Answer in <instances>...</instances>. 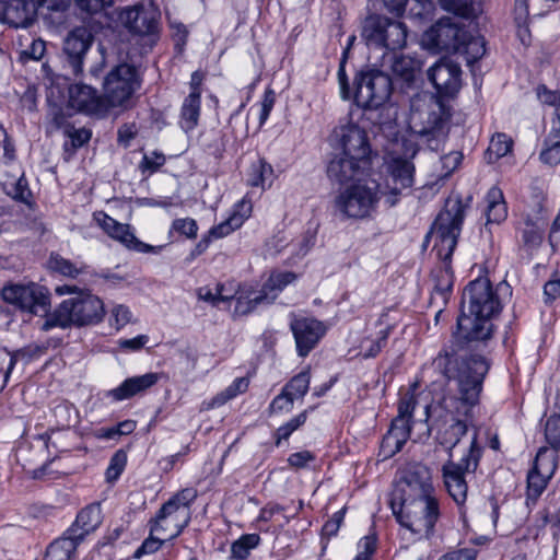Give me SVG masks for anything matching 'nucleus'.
Masks as SVG:
<instances>
[{
	"mask_svg": "<svg viewBox=\"0 0 560 560\" xmlns=\"http://www.w3.org/2000/svg\"><path fill=\"white\" fill-rule=\"evenodd\" d=\"M463 302L468 303V314L463 312L457 318L453 346L440 352L433 364L445 377L457 383L458 399L467 407L464 411L467 416L479 402L483 380L490 369L485 354L468 352L486 347L492 339V318L501 312L502 304L486 278H478L466 287Z\"/></svg>",
	"mask_w": 560,
	"mask_h": 560,
	"instance_id": "nucleus-1",
	"label": "nucleus"
},
{
	"mask_svg": "<svg viewBox=\"0 0 560 560\" xmlns=\"http://www.w3.org/2000/svg\"><path fill=\"white\" fill-rule=\"evenodd\" d=\"M464 218L465 206L462 199L458 196L450 197L433 223V249L440 259V266L432 271L433 294L440 296L444 303L453 287L451 258L457 245Z\"/></svg>",
	"mask_w": 560,
	"mask_h": 560,
	"instance_id": "nucleus-2",
	"label": "nucleus"
},
{
	"mask_svg": "<svg viewBox=\"0 0 560 560\" xmlns=\"http://www.w3.org/2000/svg\"><path fill=\"white\" fill-rule=\"evenodd\" d=\"M55 291L58 295L73 294V296L62 301L55 312L47 316L42 326L44 331L54 327L91 326L103 320L105 307L97 295L69 284L58 285Z\"/></svg>",
	"mask_w": 560,
	"mask_h": 560,
	"instance_id": "nucleus-3",
	"label": "nucleus"
},
{
	"mask_svg": "<svg viewBox=\"0 0 560 560\" xmlns=\"http://www.w3.org/2000/svg\"><path fill=\"white\" fill-rule=\"evenodd\" d=\"M410 124L431 151L438 152L443 148L448 129L444 108L440 103L432 98L429 102L420 97L413 98Z\"/></svg>",
	"mask_w": 560,
	"mask_h": 560,
	"instance_id": "nucleus-4",
	"label": "nucleus"
},
{
	"mask_svg": "<svg viewBox=\"0 0 560 560\" xmlns=\"http://www.w3.org/2000/svg\"><path fill=\"white\" fill-rule=\"evenodd\" d=\"M390 508L400 525L420 537L428 538L440 517L435 494L393 503Z\"/></svg>",
	"mask_w": 560,
	"mask_h": 560,
	"instance_id": "nucleus-5",
	"label": "nucleus"
},
{
	"mask_svg": "<svg viewBox=\"0 0 560 560\" xmlns=\"http://www.w3.org/2000/svg\"><path fill=\"white\" fill-rule=\"evenodd\" d=\"M381 196V184L373 178H365L340 191L335 199V207L347 218L363 219L376 210Z\"/></svg>",
	"mask_w": 560,
	"mask_h": 560,
	"instance_id": "nucleus-6",
	"label": "nucleus"
},
{
	"mask_svg": "<svg viewBox=\"0 0 560 560\" xmlns=\"http://www.w3.org/2000/svg\"><path fill=\"white\" fill-rule=\"evenodd\" d=\"M481 447L477 444V433L474 432L468 453L459 463L447 460L442 467L445 488L452 499L458 504H464L467 499L468 486L466 475L474 474L479 465Z\"/></svg>",
	"mask_w": 560,
	"mask_h": 560,
	"instance_id": "nucleus-7",
	"label": "nucleus"
},
{
	"mask_svg": "<svg viewBox=\"0 0 560 560\" xmlns=\"http://www.w3.org/2000/svg\"><path fill=\"white\" fill-rule=\"evenodd\" d=\"M140 86L141 78L136 66L127 62L115 66L103 81V95L108 109L126 107Z\"/></svg>",
	"mask_w": 560,
	"mask_h": 560,
	"instance_id": "nucleus-8",
	"label": "nucleus"
},
{
	"mask_svg": "<svg viewBox=\"0 0 560 560\" xmlns=\"http://www.w3.org/2000/svg\"><path fill=\"white\" fill-rule=\"evenodd\" d=\"M361 35L369 47L386 49V52L404 48L407 42L406 26L381 15L366 18Z\"/></svg>",
	"mask_w": 560,
	"mask_h": 560,
	"instance_id": "nucleus-9",
	"label": "nucleus"
},
{
	"mask_svg": "<svg viewBox=\"0 0 560 560\" xmlns=\"http://www.w3.org/2000/svg\"><path fill=\"white\" fill-rule=\"evenodd\" d=\"M354 102L365 110L377 109L386 103L393 90L390 77L377 69L361 71L354 80Z\"/></svg>",
	"mask_w": 560,
	"mask_h": 560,
	"instance_id": "nucleus-10",
	"label": "nucleus"
},
{
	"mask_svg": "<svg viewBox=\"0 0 560 560\" xmlns=\"http://www.w3.org/2000/svg\"><path fill=\"white\" fill-rule=\"evenodd\" d=\"M435 494L430 469L419 463L405 466L398 472L390 504Z\"/></svg>",
	"mask_w": 560,
	"mask_h": 560,
	"instance_id": "nucleus-11",
	"label": "nucleus"
},
{
	"mask_svg": "<svg viewBox=\"0 0 560 560\" xmlns=\"http://www.w3.org/2000/svg\"><path fill=\"white\" fill-rule=\"evenodd\" d=\"M159 16L155 9L144 5L126 8L120 14L124 26L140 38L143 52L151 50L159 39Z\"/></svg>",
	"mask_w": 560,
	"mask_h": 560,
	"instance_id": "nucleus-12",
	"label": "nucleus"
},
{
	"mask_svg": "<svg viewBox=\"0 0 560 560\" xmlns=\"http://www.w3.org/2000/svg\"><path fill=\"white\" fill-rule=\"evenodd\" d=\"M1 298L21 312L33 315L47 314L50 305L47 290L36 283L8 284L3 287Z\"/></svg>",
	"mask_w": 560,
	"mask_h": 560,
	"instance_id": "nucleus-13",
	"label": "nucleus"
},
{
	"mask_svg": "<svg viewBox=\"0 0 560 560\" xmlns=\"http://www.w3.org/2000/svg\"><path fill=\"white\" fill-rule=\"evenodd\" d=\"M415 165L408 158L393 155L386 162V180L382 187L383 196L389 207L395 206L405 191L415 183Z\"/></svg>",
	"mask_w": 560,
	"mask_h": 560,
	"instance_id": "nucleus-14",
	"label": "nucleus"
},
{
	"mask_svg": "<svg viewBox=\"0 0 560 560\" xmlns=\"http://www.w3.org/2000/svg\"><path fill=\"white\" fill-rule=\"evenodd\" d=\"M331 143L340 153L371 164L372 149L366 131L349 122L336 127L331 133Z\"/></svg>",
	"mask_w": 560,
	"mask_h": 560,
	"instance_id": "nucleus-15",
	"label": "nucleus"
},
{
	"mask_svg": "<svg viewBox=\"0 0 560 560\" xmlns=\"http://www.w3.org/2000/svg\"><path fill=\"white\" fill-rule=\"evenodd\" d=\"M425 413L428 419L432 421L431 428L438 431V440L450 451L467 433L466 422L455 419L451 412L444 410L441 404L427 406Z\"/></svg>",
	"mask_w": 560,
	"mask_h": 560,
	"instance_id": "nucleus-16",
	"label": "nucleus"
},
{
	"mask_svg": "<svg viewBox=\"0 0 560 560\" xmlns=\"http://www.w3.org/2000/svg\"><path fill=\"white\" fill-rule=\"evenodd\" d=\"M557 467V452H549L547 447H540L533 468L527 474V503L529 501L535 503L542 494Z\"/></svg>",
	"mask_w": 560,
	"mask_h": 560,
	"instance_id": "nucleus-17",
	"label": "nucleus"
},
{
	"mask_svg": "<svg viewBox=\"0 0 560 560\" xmlns=\"http://www.w3.org/2000/svg\"><path fill=\"white\" fill-rule=\"evenodd\" d=\"M465 30L451 18H442L422 36V44L434 51H456L460 48Z\"/></svg>",
	"mask_w": 560,
	"mask_h": 560,
	"instance_id": "nucleus-18",
	"label": "nucleus"
},
{
	"mask_svg": "<svg viewBox=\"0 0 560 560\" xmlns=\"http://www.w3.org/2000/svg\"><path fill=\"white\" fill-rule=\"evenodd\" d=\"M93 43V35L86 27L72 30L63 42V67L74 77L83 73L84 59Z\"/></svg>",
	"mask_w": 560,
	"mask_h": 560,
	"instance_id": "nucleus-19",
	"label": "nucleus"
},
{
	"mask_svg": "<svg viewBox=\"0 0 560 560\" xmlns=\"http://www.w3.org/2000/svg\"><path fill=\"white\" fill-rule=\"evenodd\" d=\"M190 522V511L165 502L154 520H151L152 534H161L167 539L177 537Z\"/></svg>",
	"mask_w": 560,
	"mask_h": 560,
	"instance_id": "nucleus-20",
	"label": "nucleus"
},
{
	"mask_svg": "<svg viewBox=\"0 0 560 560\" xmlns=\"http://www.w3.org/2000/svg\"><path fill=\"white\" fill-rule=\"evenodd\" d=\"M252 203L243 198L235 206L230 217L210 229L208 234L203 236L191 252V257H196L206 252L209 247L211 238H222L241 228L244 221L250 215Z\"/></svg>",
	"mask_w": 560,
	"mask_h": 560,
	"instance_id": "nucleus-21",
	"label": "nucleus"
},
{
	"mask_svg": "<svg viewBox=\"0 0 560 560\" xmlns=\"http://www.w3.org/2000/svg\"><path fill=\"white\" fill-rule=\"evenodd\" d=\"M68 105L72 109L96 117H104L108 113L104 95L88 84H73L69 88Z\"/></svg>",
	"mask_w": 560,
	"mask_h": 560,
	"instance_id": "nucleus-22",
	"label": "nucleus"
},
{
	"mask_svg": "<svg viewBox=\"0 0 560 560\" xmlns=\"http://www.w3.org/2000/svg\"><path fill=\"white\" fill-rule=\"evenodd\" d=\"M460 67L447 58H442L428 70V79L442 96H454L460 89Z\"/></svg>",
	"mask_w": 560,
	"mask_h": 560,
	"instance_id": "nucleus-23",
	"label": "nucleus"
},
{
	"mask_svg": "<svg viewBox=\"0 0 560 560\" xmlns=\"http://www.w3.org/2000/svg\"><path fill=\"white\" fill-rule=\"evenodd\" d=\"M300 357H306L326 332L325 325L310 317H295L290 324Z\"/></svg>",
	"mask_w": 560,
	"mask_h": 560,
	"instance_id": "nucleus-24",
	"label": "nucleus"
},
{
	"mask_svg": "<svg viewBox=\"0 0 560 560\" xmlns=\"http://www.w3.org/2000/svg\"><path fill=\"white\" fill-rule=\"evenodd\" d=\"M371 164L347 156L342 153L335 154L327 165V175L330 180L340 185L351 180H362L361 176L370 168Z\"/></svg>",
	"mask_w": 560,
	"mask_h": 560,
	"instance_id": "nucleus-25",
	"label": "nucleus"
},
{
	"mask_svg": "<svg viewBox=\"0 0 560 560\" xmlns=\"http://www.w3.org/2000/svg\"><path fill=\"white\" fill-rule=\"evenodd\" d=\"M94 219L109 237L118 241L129 249L143 253L151 249L150 245L142 243L135 236L128 224L120 223L104 212L95 213Z\"/></svg>",
	"mask_w": 560,
	"mask_h": 560,
	"instance_id": "nucleus-26",
	"label": "nucleus"
},
{
	"mask_svg": "<svg viewBox=\"0 0 560 560\" xmlns=\"http://www.w3.org/2000/svg\"><path fill=\"white\" fill-rule=\"evenodd\" d=\"M37 8L30 0H0V21L14 26L27 27L35 18Z\"/></svg>",
	"mask_w": 560,
	"mask_h": 560,
	"instance_id": "nucleus-27",
	"label": "nucleus"
},
{
	"mask_svg": "<svg viewBox=\"0 0 560 560\" xmlns=\"http://www.w3.org/2000/svg\"><path fill=\"white\" fill-rule=\"evenodd\" d=\"M160 380L158 373H145L143 375L132 376L126 378L117 388L109 392V395L115 400L129 399L138 394H142L152 386H154Z\"/></svg>",
	"mask_w": 560,
	"mask_h": 560,
	"instance_id": "nucleus-28",
	"label": "nucleus"
},
{
	"mask_svg": "<svg viewBox=\"0 0 560 560\" xmlns=\"http://www.w3.org/2000/svg\"><path fill=\"white\" fill-rule=\"evenodd\" d=\"M102 523V511L97 503L90 504L82 509L72 526L68 529L69 535H73L82 541L86 535L94 532Z\"/></svg>",
	"mask_w": 560,
	"mask_h": 560,
	"instance_id": "nucleus-29",
	"label": "nucleus"
},
{
	"mask_svg": "<svg viewBox=\"0 0 560 560\" xmlns=\"http://www.w3.org/2000/svg\"><path fill=\"white\" fill-rule=\"evenodd\" d=\"M539 160L549 166L560 163V108H558L557 118L551 119L550 130L544 139Z\"/></svg>",
	"mask_w": 560,
	"mask_h": 560,
	"instance_id": "nucleus-30",
	"label": "nucleus"
},
{
	"mask_svg": "<svg viewBox=\"0 0 560 560\" xmlns=\"http://www.w3.org/2000/svg\"><path fill=\"white\" fill-rule=\"evenodd\" d=\"M387 58L390 61L392 72L396 78L402 80L408 85L416 80L421 69V62L419 60L409 56H397L394 52H384L383 59Z\"/></svg>",
	"mask_w": 560,
	"mask_h": 560,
	"instance_id": "nucleus-31",
	"label": "nucleus"
},
{
	"mask_svg": "<svg viewBox=\"0 0 560 560\" xmlns=\"http://www.w3.org/2000/svg\"><path fill=\"white\" fill-rule=\"evenodd\" d=\"M35 7L38 8H47L50 11H63L66 10L71 0H30ZM75 4L80 10L94 14L101 12L102 10L110 7L113 4V0H74Z\"/></svg>",
	"mask_w": 560,
	"mask_h": 560,
	"instance_id": "nucleus-32",
	"label": "nucleus"
},
{
	"mask_svg": "<svg viewBox=\"0 0 560 560\" xmlns=\"http://www.w3.org/2000/svg\"><path fill=\"white\" fill-rule=\"evenodd\" d=\"M401 420H393L389 430L384 435L381 452L385 458L398 453L410 436V429L400 424Z\"/></svg>",
	"mask_w": 560,
	"mask_h": 560,
	"instance_id": "nucleus-33",
	"label": "nucleus"
},
{
	"mask_svg": "<svg viewBox=\"0 0 560 560\" xmlns=\"http://www.w3.org/2000/svg\"><path fill=\"white\" fill-rule=\"evenodd\" d=\"M201 93L190 92L184 100L179 125L185 132L194 130L200 117Z\"/></svg>",
	"mask_w": 560,
	"mask_h": 560,
	"instance_id": "nucleus-34",
	"label": "nucleus"
},
{
	"mask_svg": "<svg viewBox=\"0 0 560 560\" xmlns=\"http://www.w3.org/2000/svg\"><path fill=\"white\" fill-rule=\"evenodd\" d=\"M80 542L73 535H69L67 530L62 537L49 545L45 560H72Z\"/></svg>",
	"mask_w": 560,
	"mask_h": 560,
	"instance_id": "nucleus-35",
	"label": "nucleus"
},
{
	"mask_svg": "<svg viewBox=\"0 0 560 560\" xmlns=\"http://www.w3.org/2000/svg\"><path fill=\"white\" fill-rule=\"evenodd\" d=\"M486 201L487 224L503 222L506 219L508 210L501 189L498 187L490 188Z\"/></svg>",
	"mask_w": 560,
	"mask_h": 560,
	"instance_id": "nucleus-36",
	"label": "nucleus"
},
{
	"mask_svg": "<svg viewBox=\"0 0 560 560\" xmlns=\"http://www.w3.org/2000/svg\"><path fill=\"white\" fill-rule=\"evenodd\" d=\"M273 179V168L264 159L253 162L247 173V185L252 187H269Z\"/></svg>",
	"mask_w": 560,
	"mask_h": 560,
	"instance_id": "nucleus-37",
	"label": "nucleus"
},
{
	"mask_svg": "<svg viewBox=\"0 0 560 560\" xmlns=\"http://www.w3.org/2000/svg\"><path fill=\"white\" fill-rule=\"evenodd\" d=\"M486 42L485 38L477 35L474 36L465 31V37L463 38V43L460 44V48L456 49L455 52H459L466 56V61L468 63L475 62L480 59L486 52Z\"/></svg>",
	"mask_w": 560,
	"mask_h": 560,
	"instance_id": "nucleus-38",
	"label": "nucleus"
},
{
	"mask_svg": "<svg viewBox=\"0 0 560 560\" xmlns=\"http://www.w3.org/2000/svg\"><path fill=\"white\" fill-rule=\"evenodd\" d=\"M236 305H235V308H234V315H240V316H244V315H247L249 314L250 312H253L257 305L259 304H262V303H272L276 299V294L269 296V293L268 292H264L262 290L256 294L255 296L253 298H248V296H243V295H240V296H236Z\"/></svg>",
	"mask_w": 560,
	"mask_h": 560,
	"instance_id": "nucleus-39",
	"label": "nucleus"
},
{
	"mask_svg": "<svg viewBox=\"0 0 560 560\" xmlns=\"http://www.w3.org/2000/svg\"><path fill=\"white\" fill-rule=\"evenodd\" d=\"M439 2L445 11L466 19L475 18L480 11L476 0H439Z\"/></svg>",
	"mask_w": 560,
	"mask_h": 560,
	"instance_id": "nucleus-40",
	"label": "nucleus"
},
{
	"mask_svg": "<svg viewBox=\"0 0 560 560\" xmlns=\"http://www.w3.org/2000/svg\"><path fill=\"white\" fill-rule=\"evenodd\" d=\"M513 140L505 133H497L491 138L486 155L489 163H493L500 158L511 152Z\"/></svg>",
	"mask_w": 560,
	"mask_h": 560,
	"instance_id": "nucleus-41",
	"label": "nucleus"
},
{
	"mask_svg": "<svg viewBox=\"0 0 560 560\" xmlns=\"http://www.w3.org/2000/svg\"><path fill=\"white\" fill-rule=\"evenodd\" d=\"M248 384L249 382L247 378L237 377L223 392L212 398L211 402L208 404V408H214L224 405L226 401L234 398L238 394L244 393L247 389Z\"/></svg>",
	"mask_w": 560,
	"mask_h": 560,
	"instance_id": "nucleus-42",
	"label": "nucleus"
},
{
	"mask_svg": "<svg viewBox=\"0 0 560 560\" xmlns=\"http://www.w3.org/2000/svg\"><path fill=\"white\" fill-rule=\"evenodd\" d=\"M542 237L544 222H532L527 220L525 222V228L522 231V241L524 245L530 249L537 248L541 244Z\"/></svg>",
	"mask_w": 560,
	"mask_h": 560,
	"instance_id": "nucleus-43",
	"label": "nucleus"
},
{
	"mask_svg": "<svg viewBox=\"0 0 560 560\" xmlns=\"http://www.w3.org/2000/svg\"><path fill=\"white\" fill-rule=\"evenodd\" d=\"M260 537L257 534H246L232 544L231 552L233 558L244 560L249 551L258 546Z\"/></svg>",
	"mask_w": 560,
	"mask_h": 560,
	"instance_id": "nucleus-44",
	"label": "nucleus"
},
{
	"mask_svg": "<svg viewBox=\"0 0 560 560\" xmlns=\"http://www.w3.org/2000/svg\"><path fill=\"white\" fill-rule=\"evenodd\" d=\"M295 278V273L290 271L272 273L266 281L261 290L264 292H268L269 296L273 294H276L277 296L278 293L282 291L289 283L293 282Z\"/></svg>",
	"mask_w": 560,
	"mask_h": 560,
	"instance_id": "nucleus-45",
	"label": "nucleus"
},
{
	"mask_svg": "<svg viewBox=\"0 0 560 560\" xmlns=\"http://www.w3.org/2000/svg\"><path fill=\"white\" fill-rule=\"evenodd\" d=\"M66 132L69 140L65 142L63 148L66 153H68V158H70L77 149L83 147L91 139V131L85 128H71Z\"/></svg>",
	"mask_w": 560,
	"mask_h": 560,
	"instance_id": "nucleus-46",
	"label": "nucleus"
},
{
	"mask_svg": "<svg viewBox=\"0 0 560 560\" xmlns=\"http://www.w3.org/2000/svg\"><path fill=\"white\" fill-rule=\"evenodd\" d=\"M222 289L223 288L212 291L209 287H201L197 290V296L199 300L208 302L213 306H219L221 302H229L236 295L234 289L229 290V294L223 293Z\"/></svg>",
	"mask_w": 560,
	"mask_h": 560,
	"instance_id": "nucleus-47",
	"label": "nucleus"
},
{
	"mask_svg": "<svg viewBox=\"0 0 560 560\" xmlns=\"http://www.w3.org/2000/svg\"><path fill=\"white\" fill-rule=\"evenodd\" d=\"M48 267L55 272L71 278H75L81 272V269L78 268L73 262L61 257L58 254L50 255L48 260Z\"/></svg>",
	"mask_w": 560,
	"mask_h": 560,
	"instance_id": "nucleus-48",
	"label": "nucleus"
},
{
	"mask_svg": "<svg viewBox=\"0 0 560 560\" xmlns=\"http://www.w3.org/2000/svg\"><path fill=\"white\" fill-rule=\"evenodd\" d=\"M311 375L310 371H302L283 387L294 399L303 397L310 386Z\"/></svg>",
	"mask_w": 560,
	"mask_h": 560,
	"instance_id": "nucleus-49",
	"label": "nucleus"
},
{
	"mask_svg": "<svg viewBox=\"0 0 560 560\" xmlns=\"http://www.w3.org/2000/svg\"><path fill=\"white\" fill-rule=\"evenodd\" d=\"M4 189L7 195L13 198L14 200L28 203L31 190L28 189L27 180L23 175H21L12 183H5Z\"/></svg>",
	"mask_w": 560,
	"mask_h": 560,
	"instance_id": "nucleus-50",
	"label": "nucleus"
},
{
	"mask_svg": "<svg viewBox=\"0 0 560 560\" xmlns=\"http://www.w3.org/2000/svg\"><path fill=\"white\" fill-rule=\"evenodd\" d=\"M416 407V398L412 393L404 394L398 402V415L394 420H401L400 424L410 429L412 411Z\"/></svg>",
	"mask_w": 560,
	"mask_h": 560,
	"instance_id": "nucleus-51",
	"label": "nucleus"
},
{
	"mask_svg": "<svg viewBox=\"0 0 560 560\" xmlns=\"http://www.w3.org/2000/svg\"><path fill=\"white\" fill-rule=\"evenodd\" d=\"M127 463V454L122 450H118L110 458L106 469V479L113 482L119 478Z\"/></svg>",
	"mask_w": 560,
	"mask_h": 560,
	"instance_id": "nucleus-52",
	"label": "nucleus"
},
{
	"mask_svg": "<svg viewBox=\"0 0 560 560\" xmlns=\"http://www.w3.org/2000/svg\"><path fill=\"white\" fill-rule=\"evenodd\" d=\"M168 540L166 537L161 534H152V528L150 529V535L141 546L135 551L133 557L139 559L144 555L154 553L158 551L164 541Z\"/></svg>",
	"mask_w": 560,
	"mask_h": 560,
	"instance_id": "nucleus-53",
	"label": "nucleus"
},
{
	"mask_svg": "<svg viewBox=\"0 0 560 560\" xmlns=\"http://www.w3.org/2000/svg\"><path fill=\"white\" fill-rule=\"evenodd\" d=\"M545 436L549 445L556 452L560 447V416L549 417L545 424Z\"/></svg>",
	"mask_w": 560,
	"mask_h": 560,
	"instance_id": "nucleus-54",
	"label": "nucleus"
},
{
	"mask_svg": "<svg viewBox=\"0 0 560 560\" xmlns=\"http://www.w3.org/2000/svg\"><path fill=\"white\" fill-rule=\"evenodd\" d=\"M307 418V410L301 412L290 421H288L285 424L278 428L276 432V444L279 445L281 440H288L289 436L298 430L301 425H303Z\"/></svg>",
	"mask_w": 560,
	"mask_h": 560,
	"instance_id": "nucleus-55",
	"label": "nucleus"
},
{
	"mask_svg": "<svg viewBox=\"0 0 560 560\" xmlns=\"http://www.w3.org/2000/svg\"><path fill=\"white\" fill-rule=\"evenodd\" d=\"M132 314L128 306L124 304H116L110 310L109 324L116 330H120L131 322Z\"/></svg>",
	"mask_w": 560,
	"mask_h": 560,
	"instance_id": "nucleus-56",
	"label": "nucleus"
},
{
	"mask_svg": "<svg viewBox=\"0 0 560 560\" xmlns=\"http://www.w3.org/2000/svg\"><path fill=\"white\" fill-rule=\"evenodd\" d=\"M294 398L284 389L273 398L270 404V411L273 413L287 411L289 412L293 408Z\"/></svg>",
	"mask_w": 560,
	"mask_h": 560,
	"instance_id": "nucleus-57",
	"label": "nucleus"
},
{
	"mask_svg": "<svg viewBox=\"0 0 560 560\" xmlns=\"http://www.w3.org/2000/svg\"><path fill=\"white\" fill-rule=\"evenodd\" d=\"M173 229L188 238H195L197 236L198 225L194 219H177L173 222Z\"/></svg>",
	"mask_w": 560,
	"mask_h": 560,
	"instance_id": "nucleus-58",
	"label": "nucleus"
},
{
	"mask_svg": "<svg viewBox=\"0 0 560 560\" xmlns=\"http://www.w3.org/2000/svg\"><path fill=\"white\" fill-rule=\"evenodd\" d=\"M197 497V492L194 489H184L176 493L173 498H171L167 502L175 503L176 506L185 508L187 511H190L189 505Z\"/></svg>",
	"mask_w": 560,
	"mask_h": 560,
	"instance_id": "nucleus-59",
	"label": "nucleus"
},
{
	"mask_svg": "<svg viewBox=\"0 0 560 560\" xmlns=\"http://www.w3.org/2000/svg\"><path fill=\"white\" fill-rule=\"evenodd\" d=\"M537 95L540 102L556 107L552 118H557V112L560 108V94L548 90L546 86H539Z\"/></svg>",
	"mask_w": 560,
	"mask_h": 560,
	"instance_id": "nucleus-60",
	"label": "nucleus"
},
{
	"mask_svg": "<svg viewBox=\"0 0 560 560\" xmlns=\"http://www.w3.org/2000/svg\"><path fill=\"white\" fill-rule=\"evenodd\" d=\"M148 340L149 337L147 335H139L131 339H120L118 346L127 351H138L145 346Z\"/></svg>",
	"mask_w": 560,
	"mask_h": 560,
	"instance_id": "nucleus-61",
	"label": "nucleus"
},
{
	"mask_svg": "<svg viewBox=\"0 0 560 560\" xmlns=\"http://www.w3.org/2000/svg\"><path fill=\"white\" fill-rule=\"evenodd\" d=\"M275 105V93L268 90L264 94V98L260 105L259 122L262 125L269 117V114Z\"/></svg>",
	"mask_w": 560,
	"mask_h": 560,
	"instance_id": "nucleus-62",
	"label": "nucleus"
},
{
	"mask_svg": "<svg viewBox=\"0 0 560 560\" xmlns=\"http://www.w3.org/2000/svg\"><path fill=\"white\" fill-rule=\"evenodd\" d=\"M546 302H552L560 296V277L550 279L544 285Z\"/></svg>",
	"mask_w": 560,
	"mask_h": 560,
	"instance_id": "nucleus-63",
	"label": "nucleus"
},
{
	"mask_svg": "<svg viewBox=\"0 0 560 560\" xmlns=\"http://www.w3.org/2000/svg\"><path fill=\"white\" fill-rule=\"evenodd\" d=\"M477 551L475 549H460L448 552L439 560H476Z\"/></svg>",
	"mask_w": 560,
	"mask_h": 560,
	"instance_id": "nucleus-64",
	"label": "nucleus"
}]
</instances>
